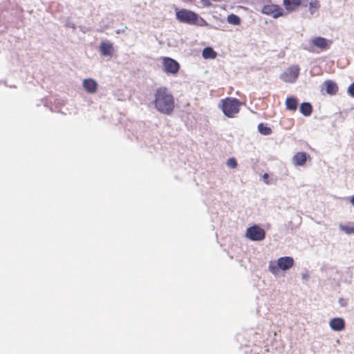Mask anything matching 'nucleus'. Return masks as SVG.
Returning a JSON list of instances; mask_svg holds the SVG:
<instances>
[{
  "label": "nucleus",
  "instance_id": "1",
  "mask_svg": "<svg viewBox=\"0 0 354 354\" xmlns=\"http://www.w3.org/2000/svg\"><path fill=\"white\" fill-rule=\"evenodd\" d=\"M152 103L158 112L165 115H171L174 111V97L165 86H160L156 89Z\"/></svg>",
  "mask_w": 354,
  "mask_h": 354
},
{
  "label": "nucleus",
  "instance_id": "2",
  "mask_svg": "<svg viewBox=\"0 0 354 354\" xmlns=\"http://www.w3.org/2000/svg\"><path fill=\"white\" fill-rule=\"evenodd\" d=\"M241 103L234 97H226L220 102L219 106L228 118H234L240 111Z\"/></svg>",
  "mask_w": 354,
  "mask_h": 354
},
{
  "label": "nucleus",
  "instance_id": "3",
  "mask_svg": "<svg viewBox=\"0 0 354 354\" xmlns=\"http://www.w3.org/2000/svg\"><path fill=\"white\" fill-rule=\"evenodd\" d=\"M294 266V259L291 257H280L277 259V263L274 261L269 263V270L273 274H277L279 270H287Z\"/></svg>",
  "mask_w": 354,
  "mask_h": 354
},
{
  "label": "nucleus",
  "instance_id": "4",
  "mask_svg": "<svg viewBox=\"0 0 354 354\" xmlns=\"http://www.w3.org/2000/svg\"><path fill=\"white\" fill-rule=\"evenodd\" d=\"M176 17L178 21L191 25L197 24L200 18L196 12L184 8L176 9Z\"/></svg>",
  "mask_w": 354,
  "mask_h": 354
},
{
  "label": "nucleus",
  "instance_id": "5",
  "mask_svg": "<svg viewBox=\"0 0 354 354\" xmlns=\"http://www.w3.org/2000/svg\"><path fill=\"white\" fill-rule=\"evenodd\" d=\"M163 71L168 74L175 75L180 69V64L174 59L168 57H161Z\"/></svg>",
  "mask_w": 354,
  "mask_h": 354
},
{
  "label": "nucleus",
  "instance_id": "6",
  "mask_svg": "<svg viewBox=\"0 0 354 354\" xmlns=\"http://www.w3.org/2000/svg\"><path fill=\"white\" fill-rule=\"evenodd\" d=\"M245 236L252 241H262L265 239L266 232L259 226L254 225L247 229Z\"/></svg>",
  "mask_w": 354,
  "mask_h": 354
},
{
  "label": "nucleus",
  "instance_id": "7",
  "mask_svg": "<svg viewBox=\"0 0 354 354\" xmlns=\"http://www.w3.org/2000/svg\"><path fill=\"white\" fill-rule=\"evenodd\" d=\"M299 70L297 65L290 66L281 75L280 78L285 82H295L299 76Z\"/></svg>",
  "mask_w": 354,
  "mask_h": 354
},
{
  "label": "nucleus",
  "instance_id": "8",
  "mask_svg": "<svg viewBox=\"0 0 354 354\" xmlns=\"http://www.w3.org/2000/svg\"><path fill=\"white\" fill-rule=\"evenodd\" d=\"M261 12L277 19L283 15V9L277 4H267L263 6Z\"/></svg>",
  "mask_w": 354,
  "mask_h": 354
},
{
  "label": "nucleus",
  "instance_id": "9",
  "mask_svg": "<svg viewBox=\"0 0 354 354\" xmlns=\"http://www.w3.org/2000/svg\"><path fill=\"white\" fill-rule=\"evenodd\" d=\"M310 43L313 46L321 49L322 50H325L329 48L332 41L322 37H317L313 38Z\"/></svg>",
  "mask_w": 354,
  "mask_h": 354
},
{
  "label": "nucleus",
  "instance_id": "10",
  "mask_svg": "<svg viewBox=\"0 0 354 354\" xmlns=\"http://www.w3.org/2000/svg\"><path fill=\"white\" fill-rule=\"evenodd\" d=\"M99 48L101 54L104 56H111L114 50L113 44L105 41L100 44Z\"/></svg>",
  "mask_w": 354,
  "mask_h": 354
},
{
  "label": "nucleus",
  "instance_id": "11",
  "mask_svg": "<svg viewBox=\"0 0 354 354\" xmlns=\"http://www.w3.org/2000/svg\"><path fill=\"white\" fill-rule=\"evenodd\" d=\"M308 155L305 152H297L292 158V161L296 166H303L306 164Z\"/></svg>",
  "mask_w": 354,
  "mask_h": 354
},
{
  "label": "nucleus",
  "instance_id": "12",
  "mask_svg": "<svg viewBox=\"0 0 354 354\" xmlns=\"http://www.w3.org/2000/svg\"><path fill=\"white\" fill-rule=\"evenodd\" d=\"M83 87L86 92L93 93L97 91V84L93 79H86L83 82Z\"/></svg>",
  "mask_w": 354,
  "mask_h": 354
},
{
  "label": "nucleus",
  "instance_id": "13",
  "mask_svg": "<svg viewBox=\"0 0 354 354\" xmlns=\"http://www.w3.org/2000/svg\"><path fill=\"white\" fill-rule=\"evenodd\" d=\"M330 326L336 331H341L345 328V322L342 318H333L330 322Z\"/></svg>",
  "mask_w": 354,
  "mask_h": 354
},
{
  "label": "nucleus",
  "instance_id": "14",
  "mask_svg": "<svg viewBox=\"0 0 354 354\" xmlns=\"http://www.w3.org/2000/svg\"><path fill=\"white\" fill-rule=\"evenodd\" d=\"M324 86L326 87V91L328 94L333 95H336L338 92L337 84L332 80H326L324 82Z\"/></svg>",
  "mask_w": 354,
  "mask_h": 354
},
{
  "label": "nucleus",
  "instance_id": "15",
  "mask_svg": "<svg viewBox=\"0 0 354 354\" xmlns=\"http://www.w3.org/2000/svg\"><path fill=\"white\" fill-rule=\"evenodd\" d=\"M285 104L286 109L289 111H295L297 109L298 100L295 97H288L286 100Z\"/></svg>",
  "mask_w": 354,
  "mask_h": 354
},
{
  "label": "nucleus",
  "instance_id": "16",
  "mask_svg": "<svg viewBox=\"0 0 354 354\" xmlns=\"http://www.w3.org/2000/svg\"><path fill=\"white\" fill-rule=\"evenodd\" d=\"M299 111L304 116H309L313 112V106L309 102H303L300 105Z\"/></svg>",
  "mask_w": 354,
  "mask_h": 354
},
{
  "label": "nucleus",
  "instance_id": "17",
  "mask_svg": "<svg viewBox=\"0 0 354 354\" xmlns=\"http://www.w3.org/2000/svg\"><path fill=\"white\" fill-rule=\"evenodd\" d=\"M202 54L205 59H214L216 57V53L210 47L205 48Z\"/></svg>",
  "mask_w": 354,
  "mask_h": 354
},
{
  "label": "nucleus",
  "instance_id": "18",
  "mask_svg": "<svg viewBox=\"0 0 354 354\" xmlns=\"http://www.w3.org/2000/svg\"><path fill=\"white\" fill-rule=\"evenodd\" d=\"M258 131L259 133L264 136L270 135L272 133L271 128L265 126L263 123H260L258 125Z\"/></svg>",
  "mask_w": 354,
  "mask_h": 354
},
{
  "label": "nucleus",
  "instance_id": "19",
  "mask_svg": "<svg viewBox=\"0 0 354 354\" xmlns=\"http://www.w3.org/2000/svg\"><path fill=\"white\" fill-rule=\"evenodd\" d=\"M227 22L232 25H239L241 24V19L239 16L231 14L227 17Z\"/></svg>",
  "mask_w": 354,
  "mask_h": 354
},
{
  "label": "nucleus",
  "instance_id": "20",
  "mask_svg": "<svg viewBox=\"0 0 354 354\" xmlns=\"http://www.w3.org/2000/svg\"><path fill=\"white\" fill-rule=\"evenodd\" d=\"M319 8V2L317 0L311 1L309 3V9L311 14H313Z\"/></svg>",
  "mask_w": 354,
  "mask_h": 354
},
{
  "label": "nucleus",
  "instance_id": "21",
  "mask_svg": "<svg viewBox=\"0 0 354 354\" xmlns=\"http://www.w3.org/2000/svg\"><path fill=\"white\" fill-rule=\"evenodd\" d=\"M227 165L230 168H236L237 167V162L234 158H230L227 160Z\"/></svg>",
  "mask_w": 354,
  "mask_h": 354
},
{
  "label": "nucleus",
  "instance_id": "22",
  "mask_svg": "<svg viewBox=\"0 0 354 354\" xmlns=\"http://www.w3.org/2000/svg\"><path fill=\"white\" fill-rule=\"evenodd\" d=\"M342 229L347 234H351L354 232V227L350 226H343Z\"/></svg>",
  "mask_w": 354,
  "mask_h": 354
},
{
  "label": "nucleus",
  "instance_id": "23",
  "mask_svg": "<svg viewBox=\"0 0 354 354\" xmlns=\"http://www.w3.org/2000/svg\"><path fill=\"white\" fill-rule=\"evenodd\" d=\"M348 92L350 94V95L354 97V82L349 86L348 88Z\"/></svg>",
  "mask_w": 354,
  "mask_h": 354
},
{
  "label": "nucleus",
  "instance_id": "24",
  "mask_svg": "<svg viewBox=\"0 0 354 354\" xmlns=\"http://www.w3.org/2000/svg\"><path fill=\"white\" fill-rule=\"evenodd\" d=\"M268 177H269V175H268V174H267V173L264 174H263V179H264L265 182H266L267 184L268 183V181H267L266 180L268 178Z\"/></svg>",
  "mask_w": 354,
  "mask_h": 354
},
{
  "label": "nucleus",
  "instance_id": "25",
  "mask_svg": "<svg viewBox=\"0 0 354 354\" xmlns=\"http://www.w3.org/2000/svg\"><path fill=\"white\" fill-rule=\"evenodd\" d=\"M350 202L352 204V205L354 207V195L351 198Z\"/></svg>",
  "mask_w": 354,
  "mask_h": 354
},
{
  "label": "nucleus",
  "instance_id": "26",
  "mask_svg": "<svg viewBox=\"0 0 354 354\" xmlns=\"http://www.w3.org/2000/svg\"><path fill=\"white\" fill-rule=\"evenodd\" d=\"M303 278H304V279H308V275L307 274H304V275H303Z\"/></svg>",
  "mask_w": 354,
  "mask_h": 354
}]
</instances>
